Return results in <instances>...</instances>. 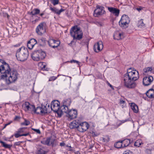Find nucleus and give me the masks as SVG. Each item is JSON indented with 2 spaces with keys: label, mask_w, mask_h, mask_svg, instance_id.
Segmentation results:
<instances>
[{
  "label": "nucleus",
  "mask_w": 154,
  "mask_h": 154,
  "mask_svg": "<svg viewBox=\"0 0 154 154\" xmlns=\"http://www.w3.org/2000/svg\"><path fill=\"white\" fill-rule=\"evenodd\" d=\"M71 36L73 38V40L71 42L72 43H75V44L76 42V41H75V40H79L82 39L81 38H77V37L74 36V35Z\"/></svg>",
  "instance_id": "ea45409f"
},
{
  "label": "nucleus",
  "mask_w": 154,
  "mask_h": 154,
  "mask_svg": "<svg viewBox=\"0 0 154 154\" xmlns=\"http://www.w3.org/2000/svg\"><path fill=\"white\" fill-rule=\"evenodd\" d=\"M20 119V117L19 116H16L14 118V121Z\"/></svg>",
  "instance_id": "4d7b16f0"
},
{
  "label": "nucleus",
  "mask_w": 154,
  "mask_h": 154,
  "mask_svg": "<svg viewBox=\"0 0 154 154\" xmlns=\"http://www.w3.org/2000/svg\"><path fill=\"white\" fill-rule=\"evenodd\" d=\"M100 140L103 143H106L110 140V137L108 135H106L101 137Z\"/></svg>",
  "instance_id": "a878e982"
},
{
  "label": "nucleus",
  "mask_w": 154,
  "mask_h": 154,
  "mask_svg": "<svg viewBox=\"0 0 154 154\" xmlns=\"http://www.w3.org/2000/svg\"><path fill=\"white\" fill-rule=\"evenodd\" d=\"M42 110L43 112V115H44L47 113V109L46 107V106H42Z\"/></svg>",
  "instance_id": "4c0bfd02"
},
{
  "label": "nucleus",
  "mask_w": 154,
  "mask_h": 154,
  "mask_svg": "<svg viewBox=\"0 0 154 154\" xmlns=\"http://www.w3.org/2000/svg\"><path fill=\"white\" fill-rule=\"evenodd\" d=\"M32 129L38 134H41V131L39 129H36L33 128H32Z\"/></svg>",
  "instance_id": "864d4df0"
},
{
  "label": "nucleus",
  "mask_w": 154,
  "mask_h": 154,
  "mask_svg": "<svg viewBox=\"0 0 154 154\" xmlns=\"http://www.w3.org/2000/svg\"><path fill=\"white\" fill-rule=\"evenodd\" d=\"M40 12V11L39 9L38 8H35L30 12L29 14L32 17L33 16L39 14Z\"/></svg>",
  "instance_id": "473e14b6"
},
{
  "label": "nucleus",
  "mask_w": 154,
  "mask_h": 154,
  "mask_svg": "<svg viewBox=\"0 0 154 154\" xmlns=\"http://www.w3.org/2000/svg\"><path fill=\"white\" fill-rule=\"evenodd\" d=\"M81 121V119H77L73 121L69 124L70 128L72 129L77 128L78 131Z\"/></svg>",
  "instance_id": "f8f14e48"
},
{
  "label": "nucleus",
  "mask_w": 154,
  "mask_h": 154,
  "mask_svg": "<svg viewBox=\"0 0 154 154\" xmlns=\"http://www.w3.org/2000/svg\"><path fill=\"white\" fill-rule=\"evenodd\" d=\"M130 22V19L128 15H123L119 22V25L123 29H126L128 27Z\"/></svg>",
  "instance_id": "423d86ee"
},
{
  "label": "nucleus",
  "mask_w": 154,
  "mask_h": 154,
  "mask_svg": "<svg viewBox=\"0 0 154 154\" xmlns=\"http://www.w3.org/2000/svg\"><path fill=\"white\" fill-rule=\"evenodd\" d=\"M27 128L25 127L20 128L17 131L18 132L20 133L24 132L25 130Z\"/></svg>",
  "instance_id": "c03bdc74"
},
{
  "label": "nucleus",
  "mask_w": 154,
  "mask_h": 154,
  "mask_svg": "<svg viewBox=\"0 0 154 154\" xmlns=\"http://www.w3.org/2000/svg\"><path fill=\"white\" fill-rule=\"evenodd\" d=\"M114 146L117 148L119 149L123 148L122 141H119L115 143Z\"/></svg>",
  "instance_id": "72a5a7b5"
},
{
  "label": "nucleus",
  "mask_w": 154,
  "mask_h": 154,
  "mask_svg": "<svg viewBox=\"0 0 154 154\" xmlns=\"http://www.w3.org/2000/svg\"><path fill=\"white\" fill-rule=\"evenodd\" d=\"M52 138V137H47L45 140H43L41 141V143L44 145H47L48 146H51L50 143H51Z\"/></svg>",
  "instance_id": "b1692460"
},
{
  "label": "nucleus",
  "mask_w": 154,
  "mask_h": 154,
  "mask_svg": "<svg viewBox=\"0 0 154 154\" xmlns=\"http://www.w3.org/2000/svg\"><path fill=\"white\" fill-rule=\"evenodd\" d=\"M131 109L135 113H137L138 112V106L134 103H131Z\"/></svg>",
  "instance_id": "2f4dec72"
},
{
  "label": "nucleus",
  "mask_w": 154,
  "mask_h": 154,
  "mask_svg": "<svg viewBox=\"0 0 154 154\" xmlns=\"http://www.w3.org/2000/svg\"><path fill=\"white\" fill-rule=\"evenodd\" d=\"M153 79V77L150 75H148L144 77L143 80V85L145 86L149 85L152 82Z\"/></svg>",
  "instance_id": "ddd939ff"
},
{
  "label": "nucleus",
  "mask_w": 154,
  "mask_h": 154,
  "mask_svg": "<svg viewBox=\"0 0 154 154\" xmlns=\"http://www.w3.org/2000/svg\"><path fill=\"white\" fill-rule=\"evenodd\" d=\"M14 136H15V137L16 138H17L20 137L21 136V134H20V133H18V131H17V133L15 134Z\"/></svg>",
  "instance_id": "09e8293b"
},
{
  "label": "nucleus",
  "mask_w": 154,
  "mask_h": 154,
  "mask_svg": "<svg viewBox=\"0 0 154 154\" xmlns=\"http://www.w3.org/2000/svg\"><path fill=\"white\" fill-rule=\"evenodd\" d=\"M71 36L77 37V38H82L83 32L80 27L78 25H75L72 26L70 30Z\"/></svg>",
  "instance_id": "39448f33"
},
{
  "label": "nucleus",
  "mask_w": 154,
  "mask_h": 154,
  "mask_svg": "<svg viewBox=\"0 0 154 154\" xmlns=\"http://www.w3.org/2000/svg\"><path fill=\"white\" fill-rule=\"evenodd\" d=\"M90 133L92 134V136L94 137H97L99 135L98 134H96L95 132L93 131H91Z\"/></svg>",
  "instance_id": "5fc2aeb1"
},
{
  "label": "nucleus",
  "mask_w": 154,
  "mask_h": 154,
  "mask_svg": "<svg viewBox=\"0 0 154 154\" xmlns=\"http://www.w3.org/2000/svg\"><path fill=\"white\" fill-rule=\"evenodd\" d=\"M71 103V99H68L64 100L61 102V104L69 107L70 106Z\"/></svg>",
  "instance_id": "cd10ccee"
},
{
  "label": "nucleus",
  "mask_w": 154,
  "mask_h": 154,
  "mask_svg": "<svg viewBox=\"0 0 154 154\" xmlns=\"http://www.w3.org/2000/svg\"><path fill=\"white\" fill-rule=\"evenodd\" d=\"M32 111L34 112V113H36L37 114H40L41 115H43L42 107L38 106L36 108H35V106L34 105V107H33Z\"/></svg>",
  "instance_id": "aec40b11"
},
{
  "label": "nucleus",
  "mask_w": 154,
  "mask_h": 154,
  "mask_svg": "<svg viewBox=\"0 0 154 154\" xmlns=\"http://www.w3.org/2000/svg\"><path fill=\"white\" fill-rule=\"evenodd\" d=\"M49 151V149H45V147H42L38 149L37 153V154H47Z\"/></svg>",
  "instance_id": "412c9836"
},
{
  "label": "nucleus",
  "mask_w": 154,
  "mask_h": 154,
  "mask_svg": "<svg viewBox=\"0 0 154 154\" xmlns=\"http://www.w3.org/2000/svg\"><path fill=\"white\" fill-rule=\"evenodd\" d=\"M29 135V133H26V134H21V136H28V135Z\"/></svg>",
  "instance_id": "052dcab7"
},
{
  "label": "nucleus",
  "mask_w": 154,
  "mask_h": 154,
  "mask_svg": "<svg viewBox=\"0 0 154 154\" xmlns=\"http://www.w3.org/2000/svg\"><path fill=\"white\" fill-rule=\"evenodd\" d=\"M6 63L4 60L2 59H0V69H1V70L2 69V67H1V66H2V65L4 64V63Z\"/></svg>",
  "instance_id": "de8ad7c7"
},
{
  "label": "nucleus",
  "mask_w": 154,
  "mask_h": 154,
  "mask_svg": "<svg viewBox=\"0 0 154 154\" xmlns=\"http://www.w3.org/2000/svg\"><path fill=\"white\" fill-rule=\"evenodd\" d=\"M129 121L128 119H126L125 120H122V121H121V122L122 123H125V122H127Z\"/></svg>",
  "instance_id": "bf43d9fd"
},
{
  "label": "nucleus",
  "mask_w": 154,
  "mask_h": 154,
  "mask_svg": "<svg viewBox=\"0 0 154 154\" xmlns=\"http://www.w3.org/2000/svg\"><path fill=\"white\" fill-rule=\"evenodd\" d=\"M56 78V77H55V76H53L49 79V81H54L55 80Z\"/></svg>",
  "instance_id": "6e6d98bb"
},
{
  "label": "nucleus",
  "mask_w": 154,
  "mask_h": 154,
  "mask_svg": "<svg viewBox=\"0 0 154 154\" xmlns=\"http://www.w3.org/2000/svg\"><path fill=\"white\" fill-rule=\"evenodd\" d=\"M28 55L27 49L24 47H22L17 50L16 56L18 60L24 61L27 59Z\"/></svg>",
  "instance_id": "7ed1b4c3"
},
{
  "label": "nucleus",
  "mask_w": 154,
  "mask_h": 154,
  "mask_svg": "<svg viewBox=\"0 0 154 154\" xmlns=\"http://www.w3.org/2000/svg\"><path fill=\"white\" fill-rule=\"evenodd\" d=\"M153 150H154V148L152 147L151 149H146L145 152L147 154H152V151Z\"/></svg>",
  "instance_id": "58836bf2"
},
{
  "label": "nucleus",
  "mask_w": 154,
  "mask_h": 154,
  "mask_svg": "<svg viewBox=\"0 0 154 154\" xmlns=\"http://www.w3.org/2000/svg\"><path fill=\"white\" fill-rule=\"evenodd\" d=\"M47 42L49 46L53 48H57L60 44V41L58 40L52 39Z\"/></svg>",
  "instance_id": "4468645a"
},
{
  "label": "nucleus",
  "mask_w": 154,
  "mask_h": 154,
  "mask_svg": "<svg viewBox=\"0 0 154 154\" xmlns=\"http://www.w3.org/2000/svg\"><path fill=\"white\" fill-rule=\"evenodd\" d=\"M119 103L121 104H124V103H125V101L123 100H120Z\"/></svg>",
  "instance_id": "e2e57ef3"
},
{
  "label": "nucleus",
  "mask_w": 154,
  "mask_h": 154,
  "mask_svg": "<svg viewBox=\"0 0 154 154\" xmlns=\"http://www.w3.org/2000/svg\"><path fill=\"white\" fill-rule=\"evenodd\" d=\"M23 141H20L14 143L13 146L14 148H16V146H20L21 143H23Z\"/></svg>",
  "instance_id": "37998d69"
},
{
  "label": "nucleus",
  "mask_w": 154,
  "mask_h": 154,
  "mask_svg": "<svg viewBox=\"0 0 154 154\" xmlns=\"http://www.w3.org/2000/svg\"><path fill=\"white\" fill-rule=\"evenodd\" d=\"M89 125L87 122H82L81 121L80 124L78 131L81 132L86 131L89 128Z\"/></svg>",
  "instance_id": "9b49d317"
},
{
  "label": "nucleus",
  "mask_w": 154,
  "mask_h": 154,
  "mask_svg": "<svg viewBox=\"0 0 154 154\" xmlns=\"http://www.w3.org/2000/svg\"><path fill=\"white\" fill-rule=\"evenodd\" d=\"M137 144V142H135L134 143V146H135L137 147H139L142 144H143V143L142 142H140V141H139V144Z\"/></svg>",
  "instance_id": "603ef678"
},
{
  "label": "nucleus",
  "mask_w": 154,
  "mask_h": 154,
  "mask_svg": "<svg viewBox=\"0 0 154 154\" xmlns=\"http://www.w3.org/2000/svg\"><path fill=\"white\" fill-rule=\"evenodd\" d=\"M54 5H55L59 3V0H50Z\"/></svg>",
  "instance_id": "79ce46f5"
},
{
  "label": "nucleus",
  "mask_w": 154,
  "mask_h": 154,
  "mask_svg": "<svg viewBox=\"0 0 154 154\" xmlns=\"http://www.w3.org/2000/svg\"><path fill=\"white\" fill-rule=\"evenodd\" d=\"M50 9L51 11L54 13L55 14H57L58 15H59L61 13L64 11H65V9L61 8L60 10H58L57 9L55 8H52L50 7Z\"/></svg>",
  "instance_id": "5701e85b"
},
{
  "label": "nucleus",
  "mask_w": 154,
  "mask_h": 154,
  "mask_svg": "<svg viewBox=\"0 0 154 154\" xmlns=\"http://www.w3.org/2000/svg\"><path fill=\"white\" fill-rule=\"evenodd\" d=\"M20 43H19V44H18L16 45H14V47H18L20 46Z\"/></svg>",
  "instance_id": "0e129e2a"
},
{
  "label": "nucleus",
  "mask_w": 154,
  "mask_h": 154,
  "mask_svg": "<svg viewBox=\"0 0 154 154\" xmlns=\"http://www.w3.org/2000/svg\"><path fill=\"white\" fill-rule=\"evenodd\" d=\"M146 94L147 96L149 98L154 97V90L152 88L149 89Z\"/></svg>",
  "instance_id": "4be33fe9"
},
{
  "label": "nucleus",
  "mask_w": 154,
  "mask_h": 154,
  "mask_svg": "<svg viewBox=\"0 0 154 154\" xmlns=\"http://www.w3.org/2000/svg\"><path fill=\"white\" fill-rule=\"evenodd\" d=\"M121 141L123 145V148L128 146L131 142V140L128 139H126Z\"/></svg>",
  "instance_id": "bb28decb"
},
{
  "label": "nucleus",
  "mask_w": 154,
  "mask_h": 154,
  "mask_svg": "<svg viewBox=\"0 0 154 154\" xmlns=\"http://www.w3.org/2000/svg\"><path fill=\"white\" fill-rule=\"evenodd\" d=\"M89 40L87 38L83 39L79 44L82 45H86L88 48L89 42Z\"/></svg>",
  "instance_id": "c85d7f7f"
},
{
  "label": "nucleus",
  "mask_w": 154,
  "mask_h": 154,
  "mask_svg": "<svg viewBox=\"0 0 154 154\" xmlns=\"http://www.w3.org/2000/svg\"><path fill=\"white\" fill-rule=\"evenodd\" d=\"M119 35H120V33L119 32H115L113 35L114 39H116V38H118L119 37Z\"/></svg>",
  "instance_id": "a18cd8bd"
},
{
  "label": "nucleus",
  "mask_w": 154,
  "mask_h": 154,
  "mask_svg": "<svg viewBox=\"0 0 154 154\" xmlns=\"http://www.w3.org/2000/svg\"><path fill=\"white\" fill-rule=\"evenodd\" d=\"M24 106L25 107H24V109L26 111L28 110L32 111L33 107H34V105H31L28 102H25Z\"/></svg>",
  "instance_id": "6ab92c4d"
},
{
  "label": "nucleus",
  "mask_w": 154,
  "mask_h": 154,
  "mask_svg": "<svg viewBox=\"0 0 154 154\" xmlns=\"http://www.w3.org/2000/svg\"><path fill=\"white\" fill-rule=\"evenodd\" d=\"M24 121L21 123V125L27 126L30 124V122L28 120L24 119Z\"/></svg>",
  "instance_id": "e433bc0d"
},
{
  "label": "nucleus",
  "mask_w": 154,
  "mask_h": 154,
  "mask_svg": "<svg viewBox=\"0 0 154 154\" xmlns=\"http://www.w3.org/2000/svg\"><path fill=\"white\" fill-rule=\"evenodd\" d=\"M37 44V41L34 38H31L27 43V46L29 49H32L34 46Z\"/></svg>",
  "instance_id": "f3484780"
},
{
  "label": "nucleus",
  "mask_w": 154,
  "mask_h": 154,
  "mask_svg": "<svg viewBox=\"0 0 154 154\" xmlns=\"http://www.w3.org/2000/svg\"><path fill=\"white\" fill-rule=\"evenodd\" d=\"M8 68H5L4 72H2L0 79H6L8 76V75H9L8 79H6V82L8 84H9L17 80L18 78V74L16 70L11 69L9 65L7 63Z\"/></svg>",
  "instance_id": "f03ea898"
},
{
  "label": "nucleus",
  "mask_w": 154,
  "mask_h": 154,
  "mask_svg": "<svg viewBox=\"0 0 154 154\" xmlns=\"http://www.w3.org/2000/svg\"><path fill=\"white\" fill-rule=\"evenodd\" d=\"M67 62H70L71 63H76L78 64L79 65V61L75 60H71L70 61H68Z\"/></svg>",
  "instance_id": "8fccbe9b"
},
{
  "label": "nucleus",
  "mask_w": 154,
  "mask_h": 154,
  "mask_svg": "<svg viewBox=\"0 0 154 154\" xmlns=\"http://www.w3.org/2000/svg\"><path fill=\"white\" fill-rule=\"evenodd\" d=\"M138 25V27L140 28H144L145 26V24L143 22V19H141L139 21Z\"/></svg>",
  "instance_id": "c9c22d12"
},
{
  "label": "nucleus",
  "mask_w": 154,
  "mask_h": 154,
  "mask_svg": "<svg viewBox=\"0 0 154 154\" xmlns=\"http://www.w3.org/2000/svg\"><path fill=\"white\" fill-rule=\"evenodd\" d=\"M72 43L71 42H70V43H69V44H68V45H69V46H71H71H72Z\"/></svg>",
  "instance_id": "338daca9"
},
{
  "label": "nucleus",
  "mask_w": 154,
  "mask_h": 154,
  "mask_svg": "<svg viewBox=\"0 0 154 154\" xmlns=\"http://www.w3.org/2000/svg\"><path fill=\"white\" fill-rule=\"evenodd\" d=\"M120 35H119V37L118 38H116V39L117 40H119L121 39H122L123 38V33H120Z\"/></svg>",
  "instance_id": "49530a36"
},
{
  "label": "nucleus",
  "mask_w": 154,
  "mask_h": 154,
  "mask_svg": "<svg viewBox=\"0 0 154 154\" xmlns=\"http://www.w3.org/2000/svg\"><path fill=\"white\" fill-rule=\"evenodd\" d=\"M152 67H148L146 68H145L143 69V71L145 73L148 72L149 71H152Z\"/></svg>",
  "instance_id": "a19ab883"
},
{
  "label": "nucleus",
  "mask_w": 154,
  "mask_h": 154,
  "mask_svg": "<svg viewBox=\"0 0 154 154\" xmlns=\"http://www.w3.org/2000/svg\"><path fill=\"white\" fill-rule=\"evenodd\" d=\"M58 142L57 140L55 139H51V145L53 147L58 145Z\"/></svg>",
  "instance_id": "f704fd0d"
},
{
  "label": "nucleus",
  "mask_w": 154,
  "mask_h": 154,
  "mask_svg": "<svg viewBox=\"0 0 154 154\" xmlns=\"http://www.w3.org/2000/svg\"><path fill=\"white\" fill-rule=\"evenodd\" d=\"M69 110L68 107L64 105H63L62 104H61L58 114V117H61L63 115V112H65L66 113Z\"/></svg>",
  "instance_id": "dca6fc26"
},
{
  "label": "nucleus",
  "mask_w": 154,
  "mask_h": 154,
  "mask_svg": "<svg viewBox=\"0 0 154 154\" xmlns=\"http://www.w3.org/2000/svg\"><path fill=\"white\" fill-rule=\"evenodd\" d=\"M108 10L116 17L119 16L120 11L119 9L113 7H108Z\"/></svg>",
  "instance_id": "a211bd4d"
},
{
  "label": "nucleus",
  "mask_w": 154,
  "mask_h": 154,
  "mask_svg": "<svg viewBox=\"0 0 154 154\" xmlns=\"http://www.w3.org/2000/svg\"><path fill=\"white\" fill-rule=\"evenodd\" d=\"M45 25L46 23L45 22H42L37 26L35 29V31L38 35H41L46 32V29L44 28Z\"/></svg>",
  "instance_id": "9d476101"
},
{
  "label": "nucleus",
  "mask_w": 154,
  "mask_h": 154,
  "mask_svg": "<svg viewBox=\"0 0 154 154\" xmlns=\"http://www.w3.org/2000/svg\"><path fill=\"white\" fill-rule=\"evenodd\" d=\"M104 9V8L103 6L97 5L94 12V16L95 17H98L100 16L105 14L106 12Z\"/></svg>",
  "instance_id": "0eeeda50"
},
{
  "label": "nucleus",
  "mask_w": 154,
  "mask_h": 154,
  "mask_svg": "<svg viewBox=\"0 0 154 154\" xmlns=\"http://www.w3.org/2000/svg\"><path fill=\"white\" fill-rule=\"evenodd\" d=\"M123 154H134V153L129 150H126L124 151Z\"/></svg>",
  "instance_id": "3c124183"
},
{
  "label": "nucleus",
  "mask_w": 154,
  "mask_h": 154,
  "mask_svg": "<svg viewBox=\"0 0 154 154\" xmlns=\"http://www.w3.org/2000/svg\"><path fill=\"white\" fill-rule=\"evenodd\" d=\"M103 45L102 42H97L93 46V49L94 52L98 53L103 49Z\"/></svg>",
  "instance_id": "2eb2a0df"
},
{
  "label": "nucleus",
  "mask_w": 154,
  "mask_h": 154,
  "mask_svg": "<svg viewBox=\"0 0 154 154\" xmlns=\"http://www.w3.org/2000/svg\"><path fill=\"white\" fill-rule=\"evenodd\" d=\"M46 56L45 51L42 49L34 51L31 54L32 59L34 61H38L44 59Z\"/></svg>",
  "instance_id": "20e7f679"
},
{
  "label": "nucleus",
  "mask_w": 154,
  "mask_h": 154,
  "mask_svg": "<svg viewBox=\"0 0 154 154\" xmlns=\"http://www.w3.org/2000/svg\"><path fill=\"white\" fill-rule=\"evenodd\" d=\"M136 9L137 11H139L142 9V8L141 7H140L139 8H137Z\"/></svg>",
  "instance_id": "680f3d73"
},
{
  "label": "nucleus",
  "mask_w": 154,
  "mask_h": 154,
  "mask_svg": "<svg viewBox=\"0 0 154 154\" xmlns=\"http://www.w3.org/2000/svg\"><path fill=\"white\" fill-rule=\"evenodd\" d=\"M60 107V103L58 100H55L51 102V110L57 115Z\"/></svg>",
  "instance_id": "1a4fd4ad"
},
{
  "label": "nucleus",
  "mask_w": 154,
  "mask_h": 154,
  "mask_svg": "<svg viewBox=\"0 0 154 154\" xmlns=\"http://www.w3.org/2000/svg\"><path fill=\"white\" fill-rule=\"evenodd\" d=\"M65 143L64 142L60 143V145L61 146H65Z\"/></svg>",
  "instance_id": "13d9d810"
},
{
  "label": "nucleus",
  "mask_w": 154,
  "mask_h": 154,
  "mask_svg": "<svg viewBox=\"0 0 154 154\" xmlns=\"http://www.w3.org/2000/svg\"><path fill=\"white\" fill-rule=\"evenodd\" d=\"M75 154H80L79 152L78 151L75 152Z\"/></svg>",
  "instance_id": "774afa93"
},
{
  "label": "nucleus",
  "mask_w": 154,
  "mask_h": 154,
  "mask_svg": "<svg viewBox=\"0 0 154 154\" xmlns=\"http://www.w3.org/2000/svg\"><path fill=\"white\" fill-rule=\"evenodd\" d=\"M44 62H40L39 63V66H40V69L43 71H48L49 70V68L46 67V65L44 64Z\"/></svg>",
  "instance_id": "c756f323"
},
{
  "label": "nucleus",
  "mask_w": 154,
  "mask_h": 154,
  "mask_svg": "<svg viewBox=\"0 0 154 154\" xmlns=\"http://www.w3.org/2000/svg\"><path fill=\"white\" fill-rule=\"evenodd\" d=\"M66 114V116L68 120L70 121L76 118L77 111L76 109H72L69 110Z\"/></svg>",
  "instance_id": "6e6552de"
},
{
  "label": "nucleus",
  "mask_w": 154,
  "mask_h": 154,
  "mask_svg": "<svg viewBox=\"0 0 154 154\" xmlns=\"http://www.w3.org/2000/svg\"><path fill=\"white\" fill-rule=\"evenodd\" d=\"M47 41L46 38H42L38 40L37 44H38L40 46H45L46 45Z\"/></svg>",
  "instance_id": "393cba45"
},
{
  "label": "nucleus",
  "mask_w": 154,
  "mask_h": 154,
  "mask_svg": "<svg viewBox=\"0 0 154 154\" xmlns=\"http://www.w3.org/2000/svg\"><path fill=\"white\" fill-rule=\"evenodd\" d=\"M107 84H108V85L110 87H112V85H111L109 82H107Z\"/></svg>",
  "instance_id": "69168bd1"
},
{
  "label": "nucleus",
  "mask_w": 154,
  "mask_h": 154,
  "mask_svg": "<svg viewBox=\"0 0 154 154\" xmlns=\"http://www.w3.org/2000/svg\"><path fill=\"white\" fill-rule=\"evenodd\" d=\"M0 143L1 144L2 146L9 150L11 149V148L12 146V145L8 144L2 140H0Z\"/></svg>",
  "instance_id": "7c9ffc66"
},
{
  "label": "nucleus",
  "mask_w": 154,
  "mask_h": 154,
  "mask_svg": "<svg viewBox=\"0 0 154 154\" xmlns=\"http://www.w3.org/2000/svg\"><path fill=\"white\" fill-rule=\"evenodd\" d=\"M139 77V72L137 71L132 70L131 68H129L123 77L125 86L128 88H134L136 86L135 81L137 80Z\"/></svg>",
  "instance_id": "f257e3e1"
}]
</instances>
